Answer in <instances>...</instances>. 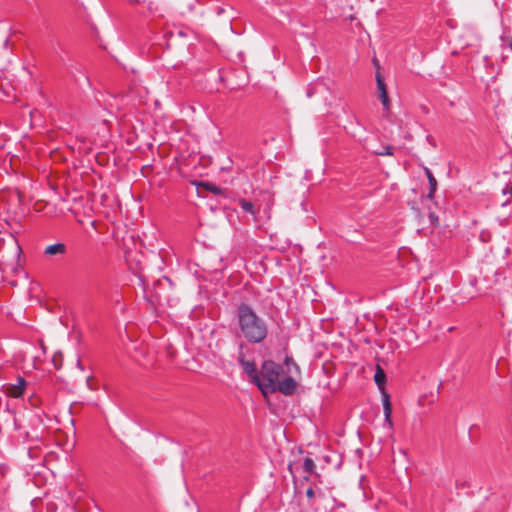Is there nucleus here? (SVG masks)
Returning <instances> with one entry per match:
<instances>
[{
  "mask_svg": "<svg viewBox=\"0 0 512 512\" xmlns=\"http://www.w3.org/2000/svg\"><path fill=\"white\" fill-rule=\"evenodd\" d=\"M67 252V246L66 244L62 242H58L55 244L48 245L45 250V255H65Z\"/></svg>",
  "mask_w": 512,
  "mask_h": 512,
  "instance_id": "7",
  "label": "nucleus"
},
{
  "mask_svg": "<svg viewBox=\"0 0 512 512\" xmlns=\"http://www.w3.org/2000/svg\"><path fill=\"white\" fill-rule=\"evenodd\" d=\"M145 4L148 13L153 14L157 10V7L153 1H146Z\"/></svg>",
  "mask_w": 512,
  "mask_h": 512,
  "instance_id": "19",
  "label": "nucleus"
},
{
  "mask_svg": "<svg viewBox=\"0 0 512 512\" xmlns=\"http://www.w3.org/2000/svg\"><path fill=\"white\" fill-rule=\"evenodd\" d=\"M8 44H9V39H8V38H6V39L4 40V47L6 48V47L8 46Z\"/></svg>",
  "mask_w": 512,
  "mask_h": 512,
  "instance_id": "23",
  "label": "nucleus"
},
{
  "mask_svg": "<svg viewBox=\"0 0 512 512\" xmlns=\"http://www.w3.org/2000/svg\"><path fill=\"white\" fill-rule=\"evenodd\" d=\"M201 186L205 190L211 192L214 195H221V194L224 193V189L223 188H221V187H219V186H217V185H215V184H213L211 182L202 183Z\"/></svg>",
  "mask_w": 512,
  "mask_h": 512,
  "instance_id": "13",
  "label": "nucleus"
},
{
  "mask_svg": "<svg viewBox=\"0 0 512 512\" xmlns=\"http://www.w3.org/2000/svg\"><path fill=\"white\" fill-rule=\"evenodd\" d=\"M17 251H18V253H21V251H22L19 244H17Z\"/></svg>",
  "mask_w": 512,
  "mask_h": 512,
  "instance_id": "25",
  "label": "nucleus"
},
{
  "mask_svg": "<svg viewBox=\"0 0 512 512\" xmlns=\"http://www.w3.org/2000/svg\"><path fill=\"white\" fill-rule=\"evenodd\" d=\"M312 95H313V91L311 90V88H308L307 89V97L310 98V97H312Z\"/></svg>",
  "mask_w": 512,
  "mask_h": 512,
  "instance_id": "22",
  "label": "nucleus"
},
{
  "mask_svg": "<svg viewBox=\"0 0 512 512\" xmlns=\"http://www.w3.org/2000/svg\"><path fill=\"white\" fill-rule=\"evenodd\" d=\"M376 81H377V88L379 91V97L382 102V105L385 109H388L389 108V98H388V94L386 91L385 82L380 74L376 75Z\"/></svg>",
  "mask_w": 512,
  "mask_h": 512,
  "instance_id": "6",
  "label": "nucleus"
},
{
  "mask_svg": "<svg viewBox=\"0 0 512 512\" xmlns=\"http://www.w3.org/2000/svg\"><path fill=\"white\" fill-rule=\"evenodd\" d=\"M500 40L502 47L509 49L512 52V35L509 29H504L502 35L500 36Z\"/></svg>",
  "mask_w": 512,
  "mask_h": 512,
  "instance_id": "11",
  "label": "nucleus"
},
{
  "mask_svg": "<svg viewBox=\"0 0 512 512\" xmlns=\"http://www.w3.org/2000/svg\"><path fill=\"white\" fill-rule=\"evenodd\" d=\"M244 343L239 344V351L237 355V361L243 368V371L248 375L251 382L255 384L256 380H259V371L257 370L256 364L254 361L246 360L244 354Z\"/></svg>",
  "mask_w": 512,
  "mask_h": 512,
  "instance_id": "3",
  "label": "nucleus"
},
{
  "mask_svg": "<svg viewBox=\"0 0 512 512\" xmlns=\"http://www.w3.org/2000/svg\"><path fill=\"white\" fill-rule=\"evenodd\" d=\"M303 480L308 481L309 480V476H304Z\"/></svg>",
  "mask_w": 512,
  "mask_h": 512,
  "instance_id": "28",
  "label": "nucleus"
},
{
  "mask_svg": "<svg viewBox=\"0 0 512 512\" xmlns=\"http://www.w3.org/2000/svg\"><path fill=\"white\" fill-rule=\"evenodd\" d=\"M288 469L292 473V464H289Z\"/></svg>",
  "mask_w": 512,
  "mask_h": 512,
  "instance_id": "27",
  "label": "nucleus"
},
{
  "mask_svg": "<svg viewBox=\"0 0 512 512\" xmlns=\"http://www.w3.org/2000/svg\"><path fill=\"white\" fill-rule=\"evenodd\" d=\"M77 366H78L81 370H83V367H82V365H81V361H80L79 359L77 360Z\"/></svg>",
  "mask_w": 512,
  "mask_h": 512,
  "instance_id": "24",
  "label": "nucleus"
},
{
  "mask_svg": "<svg viewBox=\"0 0 512 512\" xmlns=\"http://www.w3.org/2000/svg\"><path fill=\"white\" fill-rule=\"evenodd\" d=\"M318 496V497H323L324 496V493L319 490V491H315L312 487H309L307 490H306V496L309 500H311L312 498H314L315 496Z\"/></svg>",
  "mask_w": 512,
  "mask_h": 512,
  "instance_id": "18",
  "label": "nucleus"
},
{
  "mask_svg": "<svg viewBox=\"0 0 512 512\" xmlns=\"http://www.w3.org/2000/svg\"><path fill=\"white\" fill-rule=\"evenodd\" d=\"M235 321L239 335L250 344H261L269 333L267 321L259 316L247 302H241L235 309Z\"/></svg>",
  "mask_w": 512,
  "mask_h": 512,
  "instance_id": "1",
  "label": "nucleus"
},
{
  "mask_svg": "<svg viewBox=\"0 0 512 512\" xmlns=\"http://www.w3.org/2000/svg\"><path fill=\"white\" fill-rule=\"evenodd\" d=\"M284 364L289 371L291 370V367L295 368L296 370L299 369V366L297 365V363L294 361V359L291 356L285 357Z\"/></svg>",
  "mask_w": 512,
  "mask_h": 512,
  "instance_id": "17",
  "label": "nucleus"
},
{
  "mask_svg": "<svg viewBox=\"0 0 512 512\" xmlns=\"http://www.w3.org/2000/svg\"><path fill=\"white\" fill-rule=\"evenodd\" d=\"M315 462L312 458L306 457L303 461V469L308 474H313L315 472Z\"/></svg>",
  "mask_w": 512,
  "mask_h": 512,
  "instance_id": "14",
  "label": "nucleus"
},
{
  "mask_svg": "<svg viewBox=\"0 0 512 512\" xmlns=\"http://www.w3.org/2000/svg\"><path fill=\"white\" fill-rule=\"evenodd\" d=\"M27 381L22 376H17L16 383L7 387V394L13 398H19L24 394Z\"/></svg>",
  "mask_w": 512,
  "mask_h": 512,
  "instance_id": "5",
  "label": "nucleus"
},
{
  "mask_svg": "<svg viewBox=\"0 0 512 512\" xmlns=\"http://www.w3.org/2000/svg\"><path fill=\"white\" fill-rule=\"evenodd\" d=\"M383 412L385 421L388 422L390 425L392 424L391 420V413H392V406L390 401V395L388 393H383Z\"/></svg>",
  "mask_w": 512,
  "mask_h": 512,
  "instance_id": "9",
  "label": "nucleus"
},
{
  "mask_svg": "<svg viewBox=\"0 0 512 512\" xmlns=\"http://www.w3.org/2000/svg\"><path fill=\"white\" fill-rule=\"evenodd\" d=\"M374 381L380 389H382V387L384 386V384L386 382V374H385L384 370L379 365H377V367H376V371L374 374Z\"/></svg>",
  "mask_w": 512,
  "mask_h": 512,
  "instance_id": "12",
  "label": "nucleus"
},
{
  "mask_svg": "<svg viewBox=\"0 0 512 512\" xmlns=\"http://www.w3.org/2000/svg\"><path fill=\"white\" fill-rule=\"evenodd\" d=\"M276 392H280L285 396H291L297 389V382L292 376H287L282 380H279L275 386Z\"/></svg>",
  "mask_w": 512,
  "mask_h": 512,
  "instance_id": "4",
  "label": "nucleus"
},
{
  "mask_svg": "<svg viewBox=\"0 0 512 512\" xmlns=\"http://www.w3.org/2000/svg\"><path fill=\"white\" fill-rule=\"evenodd\" d=\"M429 217H430V219H431V221H432V222L437 221V216H436L434 213H431V214L429 215Z\"/></svg>",
  "mask_w": 512,
  "mask_h": 512,
  "instance_id": "21",
  "label": "nucleus"
},
{
  "mask_svg": "<svg viewBox=\"0 0 512 512\" xmlns=\"http://www.w3.org/2000/svg\"><path fill=\"white\" fill-rule=\"evenodd\" d=\"M238 205L244 212L249 213L256 218L259 210L256 209L255 205L251 201L241 198L238 200Z\"/></svg>",
  "mask_w": 512,
  "mask_h": 512,
  "instance_id": "8",
  "label": "nucleus"
},
{
  "mask_svg": "<svg viewBox=\"0 0 512 512\" xmlns=\"http://www.w3.org/2000/svg\"><path fill=\"white\" fill-rule=\"evenodd\" d=\"M354 121H355V129H352L351 131H349L351 133V135L354 137V138H358L359 140H361V135L358 133V130L359 131H364V128L359 124L358 120L356 118H354Z\"/></svg>",
  "mask_w": 512,
  "mask_h": 512,
  "instance_id": "15",
  "label": "nucleus"
},
{
  "mask_svg": "<svg viewBox=\"0 0 512 512\" xmlns=\"http://www.w3.org/2000/svg\"><path fill=\"white\" fill-rule=\"evenodd\" d=\"M425 173L429 183L428 198H432L437 189V180L429 168H425Z\"/></svg>",
  "mask_w": 512,
  "mask_h": 512,
  "instance_id": "10",
  "label": "nucleus"
},
{
  "mask_svg": "<svg viewBox=\"0 0 512 512\" xmlns=\"http://www.w3.org/2000/svg\"><path fill=\"white\" fill-rule=\"evenodd\" d=\"M129 3L131 5H137V4H140V3H146V0H129Z\"/></svg>",
  "mask_w": 512,
  "mask_h": 512,
  "instance_id": "20",
  "label": "nucleus"
},
{
  "mask_svg": "<svg viewBox=\"0 0 512 512\" xmlns=\"http://www.w3.org/2000/svg\"><path fill=\"white\" fill-rule=\"evenodd\" d=\"M139 280H140V281H141V283L144 285V279H143V277H142L141 275L139 276Z\"/></svg>",
  "mask_w": 512,
  "mask_h": 512,
  "instance_id": "26",
  "label": "nucleus"
},
{
  "mask_svg": "<svg viewBox=\"0 0 512 512\" xmlns=\"http://www.w3.org/2000/svg\"><path fill=\"white\" fill-rule=\"evenodd\" d=\"M375 154L379 156H392L394 154V148L388 145L380 151H375Z\"/></svg>",
  "mask_w": 512,
  "mask_h": 512,
  "instance_id": "16",
  "label": "nucleus"
},
{
  "mask_svg": "<svg viewBox=\"0 0 512 512\" xmlns=\"http://www.w3.org/2000/svg\"><path fill=\"white\" fill-rule=\"evenodd\" d=\"M283 373L284 369L280 364L272 360H265L261 365L259 380H256L255 385L263 395L273 394L276 392L275 386Z\"/></svg>",
  "mask_w": 512,
  "mask_h": 512,
  "instance_id": "2",
  "label": "nucleus"
}]
</instances>
